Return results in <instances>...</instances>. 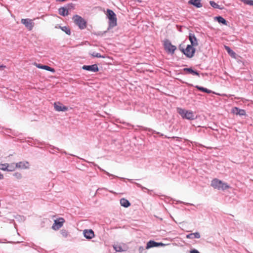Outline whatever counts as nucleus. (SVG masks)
<instances>
[{"label": "nucleus", "instance_id": "21", "mask_svg": "<svg viewBox=\"0 0 253 253\" xmlns=\"http://www.w3.org/2000/svg\"><path fill=\"white\" fill-rule=\"evenodd\" d=\"M183 71L187 72L189 73L192 74L193 75H196L198 76H200V74L198 72L193 70L191 68H184L183 69Z\"/></svg>", "mask_w": 253, "mask_h": 253}, {"label": "nucleus", "instance_id": "43", "mask_svg": "<svg viewBox=\"0 0 253 253\" xmlns=\"http://www.w3.org/2000/svg\"><path fill=\"white\" fill-rule=\"evenodd\" d=\"M153 133H157V134H160V132H156V131H154Z\"/></svg>", "mask_w": 253, "mask_h": 253}, {"label": "nucleus", "instance_id": "20", "mask_svg": "<svg viewBox=\"0 0 253 253\" xmlns=\"http://www.w3.org/2000/svg\"><path fill=\"white\" fill-rule=\"evenodd\" d=\"M120 204L125 208H127L130 205L129 202L125 198H122L120 200Z\"/></svg>", "mask_w": 253, "mask_h": 253}, {"label": "nucleus", "instance_id": "44", "mask_svg": "<svg viewBox=\"0 0 253 253\" xmlns=\"http://www.w3.org/2000/svg\"><path fill=\"white\" fill-rule=\"evenodd\" d=\"M128 180H129V181H130L131 182H132V179H128Z\"/></svg>", "mask_w": 253, "mask_h": 253}, {"label": "nucleus", "instance_id": "33", "mask_svg": "<svg viewBox=\"0 0 253 253\" xmlns=\"http://www.w3.org/2000/svg\"><path fill=\"white\" fill-rule=\"evenodd\" d=\"M67 9V10L69 11V10H70L71 9H73L74 8V7H75V4L74 3H69L66 6H65Z\"/></svg>", "mask_w": 253, "mask_h": 253}, {"label": "nucleus", "instance_id": "11", "mask_svg": "<svg viewBox=\"0 0 253 253\" xmlns=\"http://www.w3.org/2000/svg\"><path fill=\"white\" fill-rule=\"evenodd\" d=\"M16 164V167L18 169H29V163L27 161H21L17 163Z\"/></svg>", "mask_w": 253, "mask_h": 253}, {"label": "nucleus", "instance_id": "41", "mask_svg": "<svg viewBox=\"0 0 253 253\" xmlns=\"http://www.w3.org/2000/svg\"><path fill=\"white\" fill-rule=\"evenodd\" d=\"M5 68V66H4L3 65H0V69L1 68Z\"/></svg>", "mask_w": 253, "mask_h": 253}, {"label": "nucleus", "instance_id": "16", "mask_svg": "<svg viewBox=\"0 0 253 253\" xmlns=\"http://www.w3.org/2000/svg\"><path fill=\"white\" fill-rule=\"evenodd\" d=\"M233 112L239 116H244L246 115V111L243 109H240L236 107L233 109Z\"/></svg>", "mask_w": 253, "mask_h": 253}, {"label": "nucleus", "instance_id": "28", "mask_svg": "<svg viewBox=\"0 0 253 253\" xmlns=\"http://www.w3.org/2000/svg\"><path fill=\"white\" fill-rule=\"evenodd\" d=\"M60 28H61V29L63 31L65 32L67 35H70L71 34L70 30L67 27H66V26H63V27L60 26Z\"/></svg>", "mask_w": 253, "mask_h": 253}, {"label": "nucleus", "instance_id": "30", "mask_svg": "<svg viewBox=\"0 0 253 253\" xmlns=\"http://www.w3.org/2000/svg\"><path fill=\"white\" fill-rule=\"evenodd\" d=\"M61 235L64 238H66L68 235V231L65 229H62L60 231Z\"/></svg>", "mask_w": 253, "mask_h": 253}, {"label": "nucleus", "instance_id": "13", "mask_svg": "<svg viewBox=\"0 0 253 253\" xmlns=\"http://www.w3.org/2000/svg\"><path fill=\"white\" fill-rule=\"evenodd\" d=\"M164 244L162 243H158L154 241H149L146 245V249H149L150 248H153V247H157L160 246H163Z\"/></svg>", "mask_w": 253, "mask_h": 253}, {"label": "nucleus", "instance_id": "25", "mask_svg": "<svg viewBox=\"0 0 253 253\" xmlns=\"http://www.w3.org/2000/svg\"><path fill=\"white\" fill-rule=\"evenodd\" d=\"M17 168L16 167V164L14 163H12L11 164H8V167L7 170V171H13L15 170V169Z\"/></svg>", "mask_w": 253, "mask_h": 253}, {"label": "nucleus", "instance_id": "17", "mask_svg": "<svg viewBox=\"0 0 253 253\" xmlns=\"http://www.w3.org/2000/svg\"><path fill=\"white\" fill-rule=\"evenodd\" d=\"M188 3L193 5L197 8H200L203 6L201 2V0H190L188 1Z\"/></svg>", "mask_w": 253, "mask_h": 253}, {"label": "nucleus", "instance_id": "7", "mask_svg": "<svg viewBox=\"0 0 253 253\" xmlns=\"http://www.w3.org/2000/svg\"><path fill=\"white\" fill-rule=\"evenodd\" d=\"M65 220L63 218L60 217L54 220V223L52 226V229L54 230H57L62 227Z\"/></svg>", "mask_w": 253, "mask_h": 253}, {"label": "nucleus", "instance_id": "34", "mask_svg": "<svg viewBox=\"0 0 253 253\" xmlns=\"http://www.w3.org/2000/svg\"><path fill=\"white\" fill-rule=\"evenodd\" d=\"M244 3L253 6V0H245Z\"/></svg>", "mask_w": 253, "mask_h": 253}, {"label": "nucleus", "instance_id": "40", "mask_svg": "<svg viewBox=\"0 0 253 253\" xmlns=\"http://www.w3.org/2000/svg\"><path fill=\"white\" fill-rule=\"evenodd\" d=\"M143 248L142 247H139V251H140V252H141L143 250Z\"/></svg>", "mask_w": 253, "mask_h": 253}, {"label": "nucleus", "instance_id": "5", "mask_svg": "<svg viewBox=\"0 0 253 253\" xmlns=\"http://www.w3.org/2000/svg\"><path fill=\"white\" fill-rule=\"evenodd\" d=\"M73 19L75 23L78 25L81 29H84L86 27V22L81 16L76 15L73 17Z\"/></svg>", "mask_w": 253, "mask_h": 253}, {"label": "nucleus", "instance_id": "6", "mask_svg": "<svg viewBox=\"0 0 253 253\" xmlns=\"http://www.w3.org/2000/svg\"><path fill=\"white\" fill-rule=\"evenodd\" d=\"M164 47L166 50L171 54L174 53L176 49V47L172 45L169 40L164 42Z\"/></svg>", "mask_w": 253, "mask_h": 253}, {"label": "nucleus", "instance_id": "9", "mask_svg": "<svg viewBox=\"0 0 253 253\" xmlns=\"http://www.w3.org/2000/svg\"><path fill=\"white\" fill-rule=\"evenodd\" d=\"M21 22L29 30H31L34 27V23L30 19H22Z\"/></svg>", "mask_w": 253, "mask_h": 253}, {"label": "nucleus", "instance_id": "35", "mask_svg": "<svg viewBox=\"0 0 253 253\" xmlns=\"http://www.w3.org/2000/svg\"><path fill=\"white\" fill-rule=\"evenodd\" d=\"M99 169L101 170H102V171H104V172L106 174H107L108 176H113V177H118V176H116V175H113V174H111V173H109L108 172H107V171H106L104 170V169H101V168H99Z\"/></svg>", "mask_w": 253, "mask_h": 253}, {"label": "nucleus", "instance_id": "37", "mask_svg": "<svg viewBox=\"0 0 253 253\" xmlns=\"http://www.w3.org/2000/svg\"><path fill=\"white\" fill-rule=\"evenodd\" d=\"M190 253H200L198 250L196 249L192 250L190 251Z\"/></svg>", "mask_w": 253, "mask_h": 253}, {"label": "nucleus", "instance_id": "19", "mask_svg": "<svg viewBox=\"0 0 253 253\" xmlns=\"http://www.w3.org/2000/svg\"><path fill=\"white\" fill-rule=\"evenodd\" d=\"M200 237L201 236L199 232L190 233L186 235L187 238L191 239H193L194 238L199 239Z\"/></svg>", "mask_w": 253, "mask_h": 253}, {"label": "nucleus", "instance_id": "47", "mask_svg": "<svg viewBox=\"0 0 253 253\" xmlns=\"http://www.w3.org/2000/svg\"><path fill=\"white\" fill-rule=\"evenodd\" d=\"M119 178H121V179H123L124 178H122V177H119Z\"/></svg>", "mask_w": 253, "mask_h": 253}, {"label": "nucleus", "instance_id": "31", "mask_svg": "<svg viewBox=\"0 0 253 253\" xmlns=\"http://www.w3.org/2000/svg\"><path fill=\"white\" fill-rule=\"evenodd\" d=\"M114 250L118 252H122L124 251L122 247L119 245H115L113 246Z\"/></svg>", "mask_w": 253, "mask_h": 253}, {"label": "nucleus", "instance_id": "45", "mask_svg": "<svg viewBox=\"0 0 253 253\" xmlns=\"http://www.w3.org/2000/svg\"><path fill=\"white\" fill-rule=\"evenodd\" d=\"M180 48H183L181 47V45H179V47H180Z\"/></svg>", "mask_w": 253, "mask_h": 253}, {"label": "nucleus", "instance_id": "12", "mask_svg": "<svg viewBox=\"0 0 253 253\" xmlns=\"http://www.w3.org/2000/svg\"><path fill=\"white\" fill-rule=\"evenodd\" d=\"M84 236L87 239H91L94 237V233L92 229L84 230Z\"/></svg>", "mask_w": 253, "mask_h": 253}, {"label": "nucleus", "instance_id": "38", "mask_svg": "<svg viewBox=\"0 0 253 253\" xmlns=\"http://www.w3.org/2000/svg\"><path fill=\"white\" fill-rule=\"evenodd\" d=\"M135 184H136V185L138 187H140V188H143V187H142V186L141 184H139V183H135Z\"/></svg>", "mask_w": 253, "mask_h": 253}, {"label": "nucleus", "instance_id": "14", "mask_svg": "<svg viewBox=\"0 0 253 253\" xmlns=\"http://www.w3.org/2000/svg\"><path fill=\"white\" fill-rule=\"evenodd\" d=\"M189 40L191 42V45L196 46L198 45V42L194 34L190 33L189 35Z\"/></svg>", "mask_w": 253, "mask_h": 253}, {"label": "nucleus", "instance_id": "10", "mask_svg": "<svg viewBox=\"0 0 253 253\" xmlns=\"http://www.w3.org/2000/svg\"><path fill=\"white\" fill-rule=\"evenodd\" d=\"M54 107L55 110L58 112H65L68 110V108L66 106L63 105L59 102L54 103Z\"/></svg>", "mask_w": 253, "mask_h": 253}, {"label": "nucleus", "instance_id": "4", "mask_svg": "<svg viewBox=\"0 0 253 253\" xmlns=\"http://www.w3.org/2000/svg\"><path fill=\"white\" fill-rule=\"evenodd\" d=\"M179 48L180 50L188 58L193 57L196 50L195 48L191 45H188L185 49L180 48V46L179 47Z\"/></svg>", "mask_w": 253, "mask_h": 253}, {"label": "nucleus", "instance_id": "24", "mask_svg": "<svg viewBox=\"0 0 253 253\" xmlns=\"http://www.w3.org/2000/svg\"><path fill=\"white\" fill-rule=\"evenodd\" d=\"M195 87L197 88L199 90L202 91L204 92H206V93H211V90H209V89H207L206 88H205L204 87H202V86H198V85H196L195 86Z\"/></svg>", "mask_w": 253, "mask_h": 253}, {"label": "nucleus", "instance_id": "18", "mask_svg": "<svg viewBox=\"0 0 253 253\" xmlns=\"http://www.w3.org/2000/svg\"><path fill=\"white\" fill-rule=\"evenodd\" d=\"M59 14L63 16H67L69 14V11L64 7H61L58 9Z\"/></svg>", "mask_w": 253, "mask_h": 253}, {"label": "nucleus", "instance_id": "46", "mask_svg": "<svg viewBox=\"0 0 253 253\" xmlns=\"http://www.w3.org/2000/svg\"><path fill=\"white\" fill-rule=\"evenodd\" d=\"M110 192L111 193H114L113 191H110Z\"/></svg>", "mask_w": 253, "mask_h": 253}, {"label": "nucleus", "instance_id": "1", "mask_svg": "<svg viewBox=\"0 0 253 253\" xmlns=\"http://www.w3.org/2000/svg\"><path fill=\"white\" fill-rule=\"evenodd\" d=\"M211 186L214 189L222 191L228 189L230 187L227 183L223 182L217 178H214L211 181Z\"/></svg>", "mask_w": 253, "mask_h": 253}, {"label": "nucleus", "instance_id": "36", "mask_svg": "<svg viewBox=\"0 0 253 253\" xmlns=\"http://www.w3.org/2000/svg\"><path fill=\"white\" fill-rule=\"evenodd\" d=\"M106 32H107V31H104L103 32H99L97 33V34L96 35H98V36H103Z\"/></svg>", "mask_w": 253, "mask_h": 253}, {"label": "nucleus", "instance_id": "27", "mask_svg": "<svg viewBox=\"0 0 253 253\" xmlns=\"http://www.w3.org/2000/svg\"><path fill=\"white\" fill-rule=\"evenodd\" d=\"M8 167V164H7V163L0 164V169H1L2 170L7 171Z\"/></svg>", "mask_w": 253, "mask_h": 253}, {"label": "nucleus", "instance_id": "26", "mask_svg": "<svg viewBox=\"0 0 253 253\" xmlns=\"http://www.w3.org/2000/svg\"><path fill=\"white\" fill-rule=\"evenodd\" d=\"M210 5L214 8H217L219 9H222V8L220 7V5H219L217 3H216L214 1H210Z\"/></svg>", "mask_w": 253, "mask_h": 253}, {"label": "nucleus", "instance_id": "2", "mask_svg": "<svg viewBox=\"0 0 253 253\" xmlns=\"http://www.w3.org/2000/svg\"><path fill=\"white\" fill-rule=\"evenodd\" d=\"M177 112L183 119L188 120H194L196 119L195 114L192 111L178 108Z\"/></svg>", "mask_w": 253, "mask_h": 253}, {"label": "nucleus", "instance_id": "22", "mask_svg": "<svg viewBox=\"0 0 253 253\" xmlns=\"http://www.w3.org/2000/svg\"><path fill=\"white\" fill-rule=\"evenodd\" d=\"M215 19L216 20V21L219 23H222L225 25H227V21L223 18L222 16H218L215 17Z\"/></svg>", "mask_w": 253, "mask_h": 253}, {"label": "nucleus", "instance_id": "39", "mask_svg": "<svg viewBox=\"0 0 253 253\" xmlns=\"http://www.w3.org/2000/svg\"><path fill=\"white\" fill-rule=\"evenodd\" d=\"M3 178V175L2 174H1L0 172V180L1 179H2Z\"/></svg>", "mask_w": 253, "mask_h": 253}, {"label": "nucleus", "instance_id": "42", "mask_svg": "<svg viewBox=\"0 0 253 253\" xmlns=\"http://www.w3.org/2000/svg\"><path fill=\"white\" fill-rule=\"evenodd\" d=\"M135 1H137L139 2H141L142 1V0H134Z\"/></svg>", "mask_w": 253, "mask_h": 253}, {"label": "nucleus", "instance_id": "32", "mask_svg": "<svg viewBox=\"0 0 253 253\" xmlns=\"http://www.w3.org/2000/svg\"><path fill=\"white\" fill-rule=\"evenodd\" d=\"M91 56L97 58H104V56L101 55V54L99 53H97L95 52H93L91 54Z\"/></svg>", "mask_w": 253, "mask_h": 253}, {"label": "nucleus", "instance_id": "29", "mask_svg": "<svg viewBox=\"0 0 253 253\" xmlns=\"http://www.w3.org/2000/svg\"><path fill=\"white\" fill-rule=\"evenodd\" d=\"M13 176L17 180L21 179L22 177V174L19 172H14Z\"/></svg>", "mask_w": 253, "mask_h": 253}, {"label": "nucleus", "instance_id": "3", "mask_svg": "<svg viewBox=\"0 0 253 253\" xmlns=\"http://www.w3.org/2000/svg\"><path fill=\"white\" fill-rule=\"evenodd\" d=\"M106 15L109 19V27L107 28L108 31L117 25V17L114 12L109 9L107 10Z\"/></svg>", "mask_w": 253, "mask_h": 253}, {"label": "nucleus", "instance_id": "15", "mask_svg": "<svg viewBox=\"0 0 253 253\" xmlns=\"http://www.w3.org/2000/svg\"><path fill=\"white\" fill-rule=\"evenodd\" d=\"M35 65L36 66L40 69H44L45 70L50 71L51 72H54L55 70L53 68L50 67L47 65H43L40 64L35 63Z\"/></svg>", "mask_w": 253, "mask_h": 253}, {"label": "nucleus", "instance_id": "8", "mask_svg": "<svg viewBox=\"0 0 253 253\" xmlns=\"http://www.w3.org/2000/svg\"><path fill=\"white\" fill-rule=\"evenodd\" d=\"M82 69L84 70H86L92 72H97L99 71L98 65L96 64L91 65H84Z\"/></svg>", "mask_w": 253, "mask_h": 253}, {"label": "nucleus", "instance_id": "23", "mask_svg": "<svg viewBox=\"0 0 253 253\" xmlns=\"http://www.w3.org/2000/svg\"><path fill=\"white\" fill-rule=\"evenodd\" d=\"M224 47H225V49L226 50V51L231 57H235L236 53L229 46L225 45Z\"/></svg>", "mask_w": 253, "mask_h": 253}]
</instances>
